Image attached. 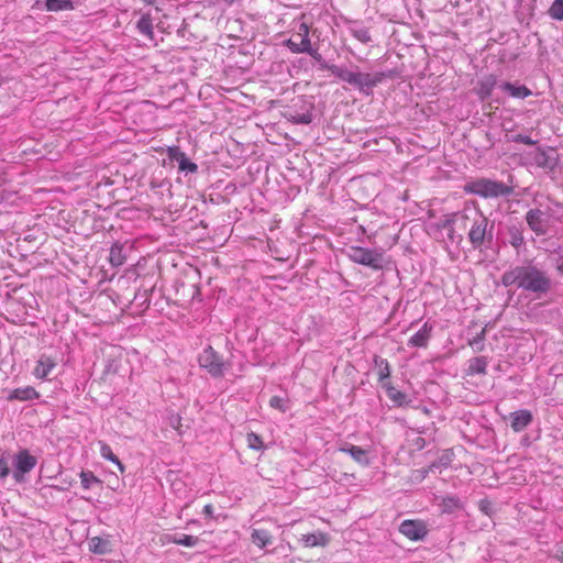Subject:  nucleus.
<instances>
[{
  "label": "nucleus",
  "mask_w": 563,
  "mask_h": 563,
  "mask_svg": "<svg viewBox=\"0 0 563 563\" xmlns=\"http://www.w3.org/2000/svg\"><path fill=\"white\" fill-rule=\"evenodd\" d=\"M501 284L505 287L517 286L536 298L543 297L552 288V279L548 272L531 262L506 271L501 275Z\"/></svg>",
  "instance_id": "obj_1"
},
{
  "label": "nucleus",
  "mask_w": 563,
  "mask_h": 563,
  "mask_svg": "<svg viewBox=\"0 0 563 563\" xmlns=\"http://www.w3.org/2000/svg\"><path fill=\"white\" fill-rule=\"evenodd\" d=\"M451 222L467 231L468 241L475 250L488 246L493 241L494 223L489 224L488 219L475 206H465L462 211L452 214V219L446 220L443 227H449Z\"/></svg>",
  "instance_id": "obj_2"
},
{
  "label": "nucleus",
  "mask_w": 563,
  "mask_h": 563,
  "mask_svg": "<svg viewBox=\"0 0 563 563\" xmlns=\"http://www.w3.org/2000/svg\"><path fill=\"white\" fill-rule=\"evenodd\" d=\"M335 70L338 71V79L351 85L367 97L373 96L375 87L396 75L395 70L362 73L357 66L352 69L342 66L341 69Z\"/></svg>",
  "instance_id": "obj_3"
},
{
  "label": "nucleus",
  "mask_w": 563,
  "mask_h": 563,
  "mask_svg": "<svg viewBox=\"0 0 563 563\" xmlns=\"http://www.w3.org/2000/svg\"><path fill=\"white\" fill-rule=\"evenodd\" d=\"M349 258L356 264L380 271L386 265L384 251L362 246H351L347 251Z\"/></svg>",
  "instance_id": "obj_4"
},
{
  "label": "nucleus",
  "mask_w": 563,
  "mask_h": 563,
  "mask_svg": "<svg viewBox=\"0 0 563 563\" xmlns=\"http://www.w3.org/2000/svg\"><path fill=\"white\" fill-rule=\"evenodd\" d=\"M11 463L12 478L16 484H24L27 482V475L37 465V457L27 449H20L13 454Z\"/></svg>",
  "instance_id": "obj_5"
},
{
  "label": "nucleus",
  "mask_w": 563,
  "mask_h": 563,
  "mask_svg": "<svg viewBox=\"0 0 563 563\" xmlns=\"http://www.w3.org/2000/svg\"><path fill=\"white\" fill-rule=\"evenodd\" d=\"M303 40L300 42H296L292 38H288L285 42V45L289 48V51L294 54H301L307 53L309 54L320 66L321 69H325L330 71L334 77L338 78V71L335 69H341L342 66L330 64L325 59H323L322 55L317 51L313 49L311 46L310 38H307V34H302Z\"/></svg>",
  "instance_id": "obj_6"
},
{
  "label": "nucleus",
  "mask_w": 563,
  "mask_h": 563,
  "mask_svg": "<svg viewBox=\"0 0 563 563\" xmlns=\"http://www.w3.org/2000/svg\"><path fill=\"white\" fill-rule=\"evenodd\" d=\"M466 190L483 198L504 197L509 195L511 191V189L503 181L487 178H481L467 184Z\"/></svg>",
  "instance_id": "obj_7"
},
{
  "label": "nucleus",
  "mask_w": 563,
  "mask_h": 563,
  "mask_svg": "<svg viewBox=\"0 0 563 563\" xmlns=\"http://www.w3.org/2000/svg\"><path fill=\"white\" fill-rule=\"evenodd\" d=\"M199 366L206 369L212 377L218 378L224 375L228 364L212 346H206L198 356Z\"/></svg>",
  "instance_id": "obj_8"
},
{
  "label": "nucleus",
  "mask_w": 563,
  "mask_h": 563,
  "mask_svg": "<svg viewBox=\"0 0 563 563\" xmlns=\"http://www.w3.org/2000/svg\"><path fill=\"white\" fill-rule=\"evenodd\" d=\"M550 208L547 207L544 210L540 208H532L526 214V221L531 231L537 235H544L548 232L549 221L548 214Z\"/></svg>",
  "instance_id": "obj_9"
},
{
  "label": "nucleus",
  "mask_w": 563,
  "mask_h": 563,
  "mask_svg": "<svg viewBox=\"0 0 563 563\" xmlns=\"http://www.w3.org/2000/svg\"><path fill=\"white\" fill-rule=\"evenodd\" d=\"M57 366V357L42 353L38 355L32 375L40 380H48L49 375Z\"/></svg>",
  "instance_id": "obj_10"
},
{
  "label": "nucleus",
  "mask_w": 563,
  "mask_h": 563,
  "mask_svg": "<svg viewBox=\"0 0 563 563\" xmlns=\"http://www.w3.org/2000/svg\"><path fill=\"white\" fill-rule=\"evenodd\" d=\"M399 532L412 541H418L422 540L428 531L422 521L404 520L399 526Z\"/></svg>",
  "instance_id": "obj_11"
},
{
  "label": "nucleus",
  "mask_w": 563,
  "mask_h": 563,
  "mask_svg": "<svg viewBox=\"0 0 563 563\" xmlns=\"http://www.w3.org/2000/svg\"><path fill=\"white\" fill-rule=\"evenodd\" d=\"M499 84L497 76L490 74L477 81L474 91L482 101H485L492 96L493 90L498 88Z\"/></svg>",
  "instance_id": "obj_12"
},
{
  "label": "nucleus",
  "mask_w": 563,
  "mask_h": 563,
  "mask_svg": "<svg viewBox=\"0 0 563 563\" xmlns=\"http://www.w3.org/2000/svg\"><path fill=\"white\" fill-rule=\"evenodd\" d=\"M41 397L40 393L32 386L14 388L7 396L8 401H32Z\"/></svg>",
  "instance_id": "obj_13"
},
{
  "label": "nucleus",
  "mask_w": 563,
  "mask_h": 563,
  "mask_svg": "<svg viewBox=\"0 0 563 563\" xmlns=\"http://www.w3.org/2000/svg\"><path fill=\"white\" fill-rule=\"evenodd\" d=\"M346 30L354 38L363 44H368L372 42L369 29L366 27L361 21H347Z\"/></svg>",
  "instance_id": "obj_14"
},
{
  "label": "nucleus",
  "mask_w": 563,
  "mask_h": 563,
  "mask_svg": "<svg viewBox=\"0 0 563 563\" xmlns=\"http://www.w3.org/2000/svg\"><path fill=\"white\" fill-rule=\"evenodd\" d=\"M339 451L349 454L356 463L362 466H368L371 463L367 451L361 446L351 443H343L339 448Z\"/></svg>",
  "instance_id": "obj_15"
},
{
  "label": "nucleus",
  "mask_w": 563,
  "mask_h": 563,
  "mask_svg": "<svg viewBox=\"0 0 563 563\" xmlns=\"http://www.w3.org/2000/svg\"><path fill=\"white\" fill-rule=\"evenodd\" d=\"M532 413L527 409L517 410L510 413V426L515 432L523 431L532 422Z\"/></svg>",
  "instance_id": "obj_16"
},
{
  "label": "nucleus",
  "mask_w": 563,
  "mask_h": 563,
  "mask_svg": "<svg viewBox=\"0 0 563 563\" xmlns=\"http://www.w3.org/2000/svg\"><path fill=\"white\" fill-rule=\"evenodd\" d=\"M498 88L516 99H526L532 95V91L527 86L509 81H500Z\"/></svg>",
  "instance_id": "obj_17"
},
{
  "label": "nucleus",
  "mask_w": 563,
  "mask_h": 563,
  "mask_svg": "<svg viewBox=\"0 0 563 563\" xmlns=\"http://www.w3.org/2000/svg\"><path fill=\"white\" fill-rule=\"evenodd\" d=\"M432 325L424 322L419 331H417L409 340L408 346L411 347H427L431 339Z\"/></svg>",
  "instance_id": "obj_18"
},
{
  "label": "nucleus",
  "mask_w": 563,
  "mask_h": 563,
  "mask_svg": "<svg viewBox=\"0 0 563 563\" xmlns=\"http://www.w3.org/2000/svg\"><path fill=\"white\" fill-rule=\"evenodd\" d=\"M135 14H140V19L136 23L137 32L146 37L147 40L154 38V25L151 12L135 11Z\"/></svg>",
  "instance_id": "obj_19"
},
{
  "label": "nucleus",
  "mask_w": 563,
  "mask_h": 563,
  "mask_svg": "<svg viewBox=\"0 0 563 563\" xmlns=\"http://www.w3.org/2000/svg\"><path fill=\"white\" fill-rule=\"evenodd\" d=\"M312 109L313 104L310 103L305 109V111H298V110H289L286 114V118L289 122H292L295 124H309L312 122Z\"/></svg>",
  "instance_id": "obj_20"
},
{
  "label": "nucleus",
  "mask_w": 563,
  "mask_h": 563,
  "mask_svg": "<svg viewBox=\"0 0 563 563\" xmlns=\"http://www.w3.org/2000/svg\"><path fill=\"white\" fill-rule=\"evenodd\" d=\"M383 386L386 389L387 397L394 402L395 406L404 407L410 404L411 400L408 398V396L390 385L389 382L383 383Z\"/></svg>",
  "instance_id": "obj_21"
},
{
  "label": "nucleus",
  "mask_w": 563,
  "mask_h": 563,
  "mask_svg": "<svg viewBox=\"0 0 563 563\" xmlns=\"http://www.w3.org/2000/svg\"><path fill=\"white\" fill-rule=\"evenodd\" d=\"M300 541L307 548L324 547L329 542V537L328 534L318 531L313 533L302 534Z\"/></svg>",
  "instance_id": "obj_22"
},
{
  "label": "nucleus",
  "mask_w": 563,
  "mask_h": 563,
  "mask_svg": "<svg viewBox=\"0 0 563 563\" xmlns=\"http://www.w3.org/2000/svg\"><path fill=\"white\" fill-rule=\"evenodd\" d=\"M109 262L113 267H120L126 262V253L124 251V246L121 243L115 242L111 246Z\"/></svg>",
  "instance_id": "obj_23"
},
{
  "label": "nucleus",
  "mask_w": 563,
  "mask_h": 563,
  "mask_svg": "<svg viewBox=\"0 0 563 563\" xmlns=\"http://www.w3.org/2000/svg\"><path fill=\"white\" fill-rule=\"evenodd\" d=\"M508 242L509 244L517 250L519 253L520 249L525 245V238L522 234V229L517 225H511L508 228Z\"/></svg>",
  "instance_id": "obj_24"
},
{
  "label": "nucleus",
  "mask_w": 563,
  "mask_h": 563,
  "mask_svg": "<svg viewBox=\"0 0 563 563\" xmlns=\"http://www.w3.org/2000/svg\"><path fill=\"white\" fill-rule=\"evenodd\" d=\"M99 445H100V455L104 460H108V461L114 463L118 466L120 473L123 474L125 472V466L118 459V456L112 452L111 446L108 443L102 442V441L99 442Z\"/></svg>",
  "instance_id": "obj_25"
},
{
  "label": "nucleus",
  "mask_w": 563,
  "mask_h": 563,
  "mask_svg": "<svg viewBox=\"0 0 563 563\" xmlns=\"http://www.w3.org/2000/svg\"><path fill=\"white\" fill-rule=\"evenodd\" d=\"M252 542L258 548L263 549L272 543V534L264 529H253L251 533Z\"/></svg>",
  "instance_id": "obj_26"
},
{
  "label": "nucleus",
  "mask_w": 563,
  "mask_h": 563,
  "mask_svg": "<svg viewBox=\"0 0 563 563\" xmlns=\"http://www.w3.org/2000/svg\"><path fill=\"white\" fill-rule=\"evenodd\" d=\"M440 506L443 514H453L463 508L461 499L454 495L443 497Z\"/></svg>",
  "instance_id": "obj_27"
},
{
  "label": "nucleus",
  "mask_w": 563,
  "mask_h": 563,
  "mask_svg": "<svg viewBox=\"0 0 563 563\" xmlns=\"http://www.w3.org/2000/svg\"><path fill=\"white\" fill-rule=\"evenodd\" d=\"M89 550L95 554H106L110 552V542L100 537H93L89 541Z\"/></svg>",
  "instance_id": "obj_28"
},
{
  "label": "nucleus",
  "mask_w": 563,
  "mask_h": 563,
  "mask_svg": "<svg viewBox=\"0 0 563 563\" xmlns=\"http://www.w3.org/2000/svg\"><path fill=\"white\" fill-rule=\"evenodd\" d=\"M45 8L51 12L67 11L74 9L71 0H45Z\"/></svg>",
  "instance_id": "obj_29"
},
{
  "label": "nucleus",
  "mask_w": 563,
  "mask_h": 563,
  "mask_svg": "<svg viewBox=\"0 0 563 563\" xmlns=\"http://www.w3.org/2000/svg\"><path fill=\"white\" fill-rule=\"evenodd\" d=\"M488 361L485 356H478L470 360L468 372L470 374H486Z\"/></svg>",
  "instance_id": "obj_30"
},
{
  "label": "nucleus",
  "mask_w": 563,
  "mask_h": 563,
  "mask_svg": "<svg viewBox=\"0 0 563 563\" xmlns=\"http://www.w3.org/2000/svg\"><path fill=\"white\" fill-rule=\"evenodd\" d=\"M79 477L84 489H90L95 485H102V481L99 479L91 471H81Z\"/></svg>",
  "instance_id": "obj_31"
},
{
  "label": "nucleus",
  "mask_w": 563,
  "mask_h": 563,
  "mask_svg": "<svg viewBox=\"0 0 563 563\" xmlns=\"http://www.w3.org/2000/svg\"><path fill=\"white\" fill-rule=\"evenodd\" d=\"M173 543L187 547V548H194L198 544L199 538L195 536H188V534H175L172 540Z\"/></svg>",
  "instance_id": "obj_32"
},
{
  "label": "nucleus",
  "mask_w": 563,
  "mask_h": 563,
  "mask_svg": "<svg viewBox=\"0 0 563 563\" xmlns=\"http://www.w3.org/2000/svg\"><path fill=\"white\" fill-rule=\"evenodd\" d=\"M246 442L247 446L255 451H262L265 448L262 438L254 432L247 433Z\"/></svg>",
  "instance_id": "obj_33"
},
{
  "label": "nucleus",
  "mask_w": 563,
  "mask_h": 563,
  "mask_svg": "<svg viewBox=\"0 0 563 563\" xmlns=\"http://www.w3.org/2000/svg\"><path fill=\"white\" fill-rule=\"evenodd\" d=\"M549 15L558 21H563V0H554L549 9Z\"/></svg>",
  "instance_id": "obj_34"
},
{
  "label": "nucleus",
  "mask_w": 563,
  "mask_h": 563,
  "mask_svg": "<svg viewBox=\"0 0 563 563\" xmlns=\"http://www.w3.org/2000/svg\"><path fill=\"white\" fill-rule=\"evenodd\" d=\"M9 475H12L10 463L7 456L0 457V481H4Z\"/></svg>",
  "instance_id": "obj_35"
},
{
  "label": "nucleus",
  "mask_w": 563,
  "mask_h": 563,
  "mask_svg": "<svg viewBox=\"0 0 563 563\" xmlns=\"http://www.w3.org/2000/svg\"><path fill=\"white\" fill-rule=\"evenodd\" d=\"M269 406L274 409L282 411V412H286L288 410L286 400L279 396H273L269 399Z\"/></svg>",
  "instance_id": "obj_36"
},
{
  "label": "nucleus",
  "mask_w": 563,
  "mask_h": 563,
  "mask_svg": "<svg viewBox=\"0 0 563 563\" xmlns=\"http://www.w3.org/2000/svg\"><path fill=\"white\" fill-rule=\"evenodd\" d=\"M185 153L178 146H168L167 147V156L170 161H176L179 163L184 157Z\"/></svg>",
  "instance_id": "obj_37"
},
{
  "label": "nucleus",
  "mask_w": 563,
  "mask_h": 563,
  "mask_svg": "<svg viewBox=\"0 0 563 563\" xmlns=\"http://www.w3.org/2000/svg\"><path fill=\"white\" fill-rule=\"evenodd\" d=\"M534 161L538 166H541V167L550 166V158H549L548 153L544 150H541V148L538 150V152L534 156Z\"/></svg>",
  "instance_id": "obj_38"
},
{
  "label": "nucleus",
  "mask_w": 563,
  "mask_h": 563,
  "mask_svg": "<svg viewBox=\"0 0 563 563\" xmlns=\"http://www.w3.org/2000/svg\"><path fill=\"white\" fill-rule=\"evenodd\" d=\"M390 376V366L387 360H380L379 361V371H378V377L379 382H384L385 379L389 378Z\"/></svg>",
  "instance_id": "obj_39"
},
{
  "label": "nucleus",
  "mask_w": 563,
  "mask_h": 563,
  "mask_svg": "<svg viewBox=\"0 0 563 563\" xmlns=\"http://www.w3.org/2000/svg\"><path fill=\"white\" fill-rule=\"evenodd\" d=\"M179 165V170L181 172H189V173H196L197 169H198V166L197 164L190 162L187 156L185 155V157L178 163Z\"/></svg>",
  "instance_id": "obj_40"
},
{
  "label": "nucleus",
  "mask_w": 563,
  "mask_h": 563,
  "mask_svg": "<svg viewBox=\"0 0 563 563\" xmlns=\"http://www.w3.org/2000/svg\"><path fill=\"white\" fill-rule=\"evenodd\" d=\"M302 34H307V38H309V26L307 23H300L297 32L292 35L291 38L295 40L296 42H300L303 40Z\"/></svg>",
  "instance_id": "obj_41"
},
{
  "label": "nucleus",
  "mask_w": 563,
  "mask_h": 563,
  "mask_svg": "<svg viewBox=\"0 0 563 563\" xmlns=\"http://www.w3.org/2000/svg\"><path fill=\"white\" fill-rule=\"evenodd\" d=\"M512 141L516 143H521V144H526V145H534L536 144L534 140H532L529 135H525V134L515 135L512 137Z\"/></svg>",
  "instance_id": "obj_42"
},
{
  "label": "nucleus",
  "mask_w": 563,
  "mask_h": 563,
  "mask_svg": "<svg viewBox=\"0 0 563 563\" xmlns=\"http://www.w3.org/2000/svg\"><path fill=\"white\" fill-rule=\"evenodd\" d=\"M202 512L205 516L212 518L214 514V508L211 504H208L203 507Z\"/></svg>",
  "instance_id": "obj_43"
},
{
  "label": "nucleus",
  "mask_w": 563,
  "mask_h": 563,
  "mask_svg": "<svg viewBox=\"0 0 563 563\" xmlns=\"http://www.w3.org/2000/svg\"><path fill=\"white\" fill-rule=\"evenodd\" d=\"M555 558L563 563V545L559 547L555 553Z\"/></svg>",
  "instance_id": "obj_44"
},
{
  "label": "nucleus",
  "mask_w": 563,
  "mask_h": 563,
  "mask_svg": "<svg viewBox=\"0 0 563 563\" xmlns=\"http://www.w3.org/2000/svg\"><path fill=\"white\" fill-rule=\"evenodd\" d=\"M556 269L563 273V256H560L556 261Z\"/></svg>",
  "instance_id": "obj_45"
}]
</instances>
